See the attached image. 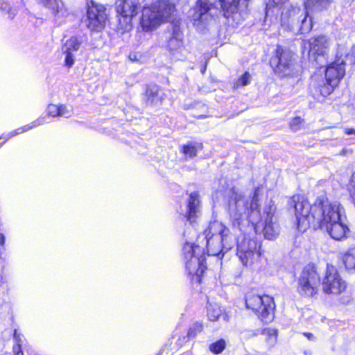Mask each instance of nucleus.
<instances>
[{
    "mask_svg": "<svg viewBox=\"0 0 355 355\" xmlns=\"http://www.w3.org/2000/svg\"><path fill=\"white\" fill-rule=\"evenodd\" d=\"M234 243V238L230 230L220 221L210 222L203 233L198 235L197 244L186 242L182 248L186 268L190 275H196L200 282L205 269L206 248L208 255L222 257L230 250Z\"/></svg>",
    "mask_w": 355,
    "mask_h": 355,
    "instance_id": "1",
    "label": "nucleus"
},
{
    "mask_svg": "<svg viewBox=\"0 0 355 355\" xmlns=\"http://www.w3.org/2000/svg\"><path fill=\"white\" fill-rule=\"evenodd\" d=\"M304 335L309 339V340H312L314 336L311 333H304Z\"/></svg>",
    "mask_w": 355,
    "mask_h": 355,
    "instance_id": "45",
    "label": "nucleus"
},
{
    "mask_svg": "<svg viewBox=\"0 0 355 355\" xmlns=\"http://www.w3.org/2000/svg\"><path fill=\"white\" fill-rule=\"evenodd\" d=\"M145 0H117L116 12L130 19L135 17L142 7Z\"/></svg>",
    "mask_w": 355,
    "mask_h": 355,
    "instance_id": "17",
    "label": "nucleus"
},
{
    "mask_svg": "<svg viewBox=\"0 0 355 355\" xmlns=\"http://www.w3.org/2000/svg\"><path fill=\"white\" fill-rule=\"evenodd\" d=\"M163 96L159 88L156 85H148L143 97V101L148 106L160 105L162 103Z\"/></svg>",
    "mask_w": 355,
    "mask_h": 355,
    "instance_id": "20",
    "label": "nucleus"
},
{
    "mask_svg": "<svg viewBox=\"0 0 355 355\" xmlns=\"http://www.w3.org/2000/svg\"><path fill=\"white\" fill-rule=\"evenodd\" d=\"M59 116L69 118L72 115V110L69 109L66 105H59Z\"/></svg>",
    "mask_w": 355,
    "mask_h": 355,
    "instance_id": "36",
    "label": "nucleus"
},
{
    "mask_svg": "<svg viewBox=\"0 0 355 355\" xmlns=\"http://www.w3.org/2000/svg\"><path fill=\"white\" fill-rule=\"evenodd\" d=\"M343 216L338 220L334 221L321 230H325L329 235L335 240H341L346 237V234L349 232L347 225L345 223Z\"/></svg>",
    "mask_w": 355,
    "mask_h": 355,
    "instance_id": "18",
    "label": "nucleus"
},
{
    "mask_svg": "<svg viewBox=\"0 0 355 355\" xmlns=\"http://www.w3.org/2000/svg\"><path fill=\"white\" fill-rule=\"evenodd\" d=\"M59 105L50 104L47 107V113L49 116L53 117L59 116Z\"/></svg>",
    "mask_w": 355,
    "mask_h": 355,
    "instance_id": "37",
    "label": "nucleus"
},
{
    "mask_svg": "<svg viewBox=\"0 0 355 355\" xmlns=\"http://www.w3.org/2000/svg\"><path fill=\"white\" fill-rule=\"evenodd\" d=\"M45 119H46V116H40L29 124H27L22 127H20L10 132H9L7 135H3L0 137V140L3 139H4L3 142H4L6 140H7L15 135L27 132L34 128L38 127L44 123Z\"/></svg>",
    "mask_w": 355,
    "mask_h": 355,
    "instance_id": "22",
    "label": "nucleus"
},
{
    "mask_svg": "<svg viewBox=\"0 0 355 355\" xmlns=\"http://www.w3.org/2000/svg\"><path fill=\"white\" fill-rule=\"evenodd\" d=\"M87 26L92 31H101L105 26L107 19L105 8L93 3L87 9Z\"/></svg>",
    "mask_w": 355,
    "mask_h": 355,
    "instance_id": "16",
    "label": "nucleus"
},
{
    "mask_svg": "<svg viewBox=\"0 0 355 355\" xmlns=\"http://www.w3.org/2000/svg\"><path fill=\"white\" fill-rule=\"evenodd\" d=\"M352 154V149H347V148H343L342 151L340 153V155L343 156H348L349 155Z\"/></svg>",
    "mask_w": 355,
    "mask_h": 355,
    "instance_id": "41",
    "label": "nucleus"
},
{
    "mask_svg": "<svg viewBox=\"0 0 355 355\" xmlns=\"http://www.w3.org/2000/svg\"><path fill=\"white\" fill-rule=\"evenodd\" d=\"M343 261L347 269L355 270V248L349 249L345 253Z\"/></svg>",
    "mask_w": 355,
    "mask_h": 355,
    "instance_id": "27",
    "label": "nucleus"
},
{
    "mask_svg": "<svg viewBox=\"0 0 355 355\" xmlns=\"http://www.w3.org/2000/svg\"><path fill=\"white\" fill-rule=\"evenodd\" d=\"M332 0H307L305 7L307 10H322L327 8Z\"/></svg>",
    "mask_w": 355,
    "mask_h": 355,
    "instance_id": "25",
    "label": "nucleus"
},
{
    "mask_svg": "<svg viewBox=\"0 0 355 355\" xmlns=\"http://www.w3.org/2000/svg\"><path fill=\"white\" fill-rule=\"evenodd\" d=\"M292 203H293L297 229L300 232H304L309 226L312 225L311 216L313 205H311L299 196L293 197Z\"/></svg>",
    "mask_w": 355,
    "mask_h": 355,
    "instance_id": "12",
    "label": "nucleus"
},
{
    "mask_svg": "<svg viewBox=\"0 0 355 355\" xmlns=\"http://www.w3.org/2000/svg\"><path fill=\"white\" fill-rule=\"evenodd\" d=\"M300 17H298L297 15L293 16V13L292 12H290V18L289 21L286 23H283L282 21V24L283 25H287L288 26H291L292 28H294L295 27V25H298L300 23Z\"/></svg>",
    "mask_w": 355,
    "mask_h": 355,
    "instance_id": "35",
    "label": "nucleus"
},
{
    "mask_svg": "<svg viewBox=\"0 0 355 355\" xmlns=\"http://www.w3.org/2000/svg\"><path fill=\"white\" fill-rule=\"evenodd\" d=\"M4 283V279L3 276L0 275V286Z\"/></svg>",
    "mask_w": 355,
    "mask_h": 355,
    "instance_id": "46",
    "label": "nucleus"
},
{
    "mask_svg": "<svg viewBox=\"0 0 355 355\" xmlns=\"http://www.w3.org/2000/svg\"><path fill=\"white\" fill-rule=\"evenodd\" d=\"M200 213L199 195L196 192H192L189 195L185 210H182V214L191 223H193Z\"/></svg>",
    "mask_w": 355,
    "mask_h": 355,
    "instance_id": "19",
    "label": "nucleus"
},
{
    "mask_svg": "<svg viewBox=\"0 0 355 355\" xmlns=\"http://www.w3.org/2000/svg\"><path fill=\"white\" fill-rule=\"evenodd\" d=\"M214 5L208 0H198L196 6L189 10V17L193 21L194 26L206 25L212 19V10H214Z\"/></svg>",
    "mask_w": 355,
    "mask_h": 355,
    "instance_id": "13",
    "label": "nucleus"
},
{
    "mask_svg": "<svg viewBox=\"0 0 355 355\" xmlns=\"http://www.w3.org/2000/svg\"><path fill=\"white\" fill-rule=\"evenodd\" d=\"M345 74V63L343 61L340 62H333L326 69V81L327 84L320 88L321 95L325 96L330 94L337 87L340 80Z\"/></svg>",
    "mask_w": 355,
    "mask_h": 355,
    "instance_id": "10",
    "label": "nucleus"
},
{
    "mask_svg": "<svg viewBox=\"0 0 355 355\" xmlns=\"http://www.w3.org/2000/svg\"><path fill=\"white\" fill-rule=\"evenodd\" d=\"M14 339L15 340L16 344L13 347V352L16 355H24L23 352L21 350V344H22V338L21 336L17 333V330H15L14 332Z\"/></svg>",
    "mask_w": 355,
    "mask_h": 355,
    "instance_id": "31",
    "label": "nucleus"
},
{
    "mask_svg": "<svg viewBox=\"0 0 355 355\" xmlns=\"http://www.w3.org/2000/svg\"><path fill=\"white\" fill-rule=\"evenodd\" d=\"M245 305L252 309L263 322L268 323L274 318L275 303L269 295L248 293L245 296Z\"/></svg>",
    "mask_w": 355,
    "mask_h": 355,
    "instance_id": "5",
    "label": "nucleus"
},
{
    "mask_svg": "<svg viewBox=\"0 0 355 355\" xmlns=\"http://www.w3.org/2000/svg\"><path fill=\"white\" fill-rule=\"evenodd\" d=\"M344 131L347 135H355V129L354 128H346Z\"/></svg>",
    "mask_w": 355,
    "mask_h": 355,
    "instance_id": "42",
    "label": "nucleus"
},
{
    "mask_svg": "<svg viewBox=\"0 0 355 355\" xmlns=\"http://www.w3.org/2000/svg\"><path fill=\"white\" fill-rule=\"evenodd\" d=\"M175 12V5L168 1L159 0L142 9L140 26L144 31H152L161 24L170 21Z\"/></svg>",
    "mask_w": 355,
    "mask_h": 355,
    "instance_id": "3",
    "label": "nucleus"
},
{
    "mask_svg": "<svg viewBox=\"0 0 355 355\" xmlns=\"http://www.w3.org/2000/svg\"><path fill=\"white\" fill-rule=\"evenodd\" d=\"M228 211L234 226L239 227L244 220L257 223L260 218L257 192L250 199L239 189L233 188L230 196Z\"/></svg>",
    "mask_w": 355,
    "mask_h": 355,
    "instance_id": "2",
    "label": "nucleus"
},
{
    "mask_svg": "<svg viewBox=\"0 0 355 355\" xmlns=\"http://www.w3.org/2000/svg\"><path fill=\"white\" fill-rule=\"evenodd\" d=\"M320 285V278L313 266H306L297 279V291L304 297H311L316 295Z\"/></svg>",
    "mask_w": 355,
    "mask_h": 355,
    "instance_id": "6",
    "label": "nucleus"
},
{
    "mask_svg": "<svg viewBox=\"0 0 355 355\" xmlns=\"http://www.w3.org/2000/svg\"><path fill=\"white\" fill-rule=\"evenodd\" d=\"M0 10L8 11V13L9 15L8 17L11 19H12L15 15L13 12H11L9 4L3 1H0Z\"/></svg>",
    "mask_w": 355,
    "mask_h": 355,
    "instance_id": "39",
    "label": "nucleus"
},
{
    "mask_svg": "<svg viewBox=\"0 0 355 355\" xmlns=\"http://www.w3.org/2000/svg\"><path fill=\"white\" fill-rule=\"evenodd\" d=\"M309 48V58L320 66L326 64L329 53V41L324 35L309 39L304 42V48Z\"/></svg>",
    "mask_w": 355,
    "mask_h": 355,
    "instance_id": "8",
    "label": "nucleus"
},
{
    "mask_svg": "<svg viewBox=\"0 0 355 355\" xmlns=\"http://www.w3.org/2000/svg\"><path fill=\"white\" fill-rule=\"evenodd\" d=\"M5 240H6V238H5V236L3 234H0V245H3L4 243H5Z\"/></svg>",
    "mask_w": 355,
    "mask_h": 355,
    "instance_id": "44",
    "label": "nucleus"
},
{
    "mask_svg": "<svg viewBox=\"0 0 355 355\" xmlns=\"http://www.w3.org/2000/svg\"><path fill=\"white\" fill-rule=\"evenodd\" d=\"M203 329L202 324L194 323L189 329L187 336L189 338H194L198 333L201 332Z\"/></svg>",
    "mask_w": 355,
    "mask_h": 355,
    "instance_id": "33",
    "label": "nucleus"
},
{
    "mask_svg": "<svg viewBox=\"0 0 355 355\" xmlns=\"http://www.w3.org/2000/svg\"><path fill=\"white\" fill-rule=\"evenodd\" d=\"M83 43V39L80 37H71L66 41L62 49H65L69 52L74 53L77 51Z\"/></svg>",
    "mask_w": 355,
    "mask_h": 355,
    "instance_id": "26",
    "label": "nucleus"
},
{
    "mask_svg": "<svg viewBox=\"0 0 355 355\" xmlns=\"http://www.w3.org/2000/svg\"><path fill=\"white\" fill-rule=\"evenodd\" d=\"M202 147L201 144L190 142L182 146L181 153L184 155L185 159H191L197 155L198 151Z\"/></svg>",
    "mask_w": 355,
    "mask_h": 355,
    "instance_id": "23",
    "label": "nucleus"
},
{
    "mask_svg": "<svg viewBox=\"0 0 355 355\" xmlns=\"http://www.w3.org/2000/svg\"><path fill=\"white\" fill-rule=\"evenodd\" d=\"M224 17L228 18L236 11L240 0H219Z\"/></svg>",
    "mask_w": 355,
    "mask_h": 355,
    "instance_id": "24",
    "label": "nucleus"
},
{
    "mask_svg": "<svg viewBox=\"0 0 355 355\" xmlns=\"http://www.w3.org/2000/svg\"><path fill=\"white\" fill-rule=\"evenodd\" d=\"M275 74L280 77L292 76L295 72V60L293 53L282 46H277L275 55L270 60Z\"/></svg>",
    "mask_w": 355,
    "mask_h": 355,
    "instance_id": "7",
    "label": "nucleus"
},
{
    "mask_svg": "<svg viewBox=\"0 0 355 355\" xmlns=\"http://www.w3.org/2000/svg\"><path fill=\"white\" fill-rule=\"evenodd\" d=\"M39 2L56 18L60 19L67 15V9L61 0H38Z\"/></svg>",
    "mask_w": 355,
    "mask_h": 355,
    "instance_id": "21",
    "label": "nucleus"
},
{
    "mask_svg": "<svg viewBox=\"0 0 355 355\" xmlns=\"http://www.w3.org/2000/svg\"><path fill=\"white\" fill-rule=\"evenodd\" d=\"M344 213V208L338 202H330L324 197L318 198L312 207V226L322 229L338 220Z\"/></svg>",
    "mask_w": 355,
    "mask_h": 355,
    "instance_id": "4",
    "label": "nucleus"
},
{
    "mask_svg": "<svg viewBox=\"0 0 355 355\" xmlns=\"http://www.w3.org/2000/svg\"><path fill=\"white\" fill-rule=\"evenodd\" d=\"M260 245L255 239L244 238L239 241L237 245V255L242 263L245 266H251L259 257Z\"/></svg>",
    "mask_w": 355,
    "mask_h": 355,
    "instance_id": "11",
    "label": "nucleus"
},
{
    "mask_svg": "<svg viewBox=\"0 0 355 355\" xmlns=\"http://www.w3.org/2000/svg\"><path fill=\"white\" fill-rule=\"evenodd\" d=\"M320 284L326 294L338 295L345 291L347 284L343 279L337 268L333 265L327 264L324 275Z\"/></svg>",
    "mask_w": 355,
    "mask_h": 355,
    "instance_id": "9",
    "label": "nucleus"
},
{
    "mask_svg": "<svg viewBox=\"0 0 355 355\" xmlns=\"http://www.w3.org/2000/svg\"><path fill=\"white\" fill-rule=\"evenodd\" d=\"M182 45V42L177 40L176 38H171L168 42V47L170 50H173V46H180Z\"/></svg>",
    "mask_w": 355,
    "mask_h": 355,
    "instance_id": "40",
    "label": "nucleus"
},
{
    "mask_svg": "<svg viewBox=\"0 0 355 355\" xmlns=\"http://www.w3.org/2000/svg\"><path fill=\"white\" fill-rule=\"evenodd\" d=\"M225 347L226 343L225 340L220 339L214 343H211L209 346V349L212 353L218 354L225 349Z\"/></svg>",
    "mask_w": 355,
    "mask_h": 355,
    "instance_id": "29",
    "label": "nucleus"
},
{
    "mask_svg": "<svg viewBox=\"0 0 355 355\" xmlns=\"http://www.w3.org/2000/svg\"><path fill=\"white\" fill-rule=\"evenodd\" d=\"M222 315V310L217 305L209 304L207 306V316L210 321H216Z\"/></svg>",
    "mask_w": 355,
    "mask_h": 355,
    "instance_id": "28",
    "label": "nucleus"
},
{
    "mask_svg": "<svg viewBox=\"0 0 355 355\" xmlns=\"http://www.w3.org/2000/svg\"><path fill=\"white\" fill-rule=\"evenodd\" d=\"M223 319L227 321V316L226 315H223Z\"/></svg>",
    "mask_w": 355,
    "mask_h": 355,
    "instance_id": "48",
    "label": "nucleus"
},
{
    "mask_svg": "<svg viewBox=\"0 0 355 355\" xmlns=\"http://www.w3.org/2000/svg\"><path fill=\"white\" fill-rule=\"evenodd\" d=\"M252 80V76L249 72H245L238 80L235 82L234 88L236 89L239 87H243L249 85Z\"/></svg>",
    "mask_w": 355,
    "mask_h": 355,
    "instance_id": "30",
    "label": "nucleus"
},
{
    "mask_svg": "<svg viewBox=\"0 0 355 355\" xmlns=\"http://www.w3.org/2000/svg\"><path fill=\"white\" fill-rule=\"evenodd\" d=\"M291 12L293 13L294 17L295 15L300 17V23L298 25H295V26L302 34L308 33L311 30L313 26L312 19L311 17L308 18L307 11L297 6L291 5L285 6L281 15V21L283 23L288 22Z\"/></svg>",
    "mask_w": 355,
    "mask_h": 355,
    "instance_id": "15",
    "label": "nucleus"
},
{
    "mask_svg": "<svg viewBox=\"0 0 355 355\" xmlns=\"http://www.w3.org/2000/svg\"><path fill=\"white\" fill-rule=\"evenodd\" d=\"M275 209V207L271 203L266 205L263 214L264 222L262 223L260 218L259 221L254 224L256 229L259 227H263L264 236L269 240L275 239L279 232V225L277 223L276 218L274 216Z\"/></svg>",
    "mask_w": 355,
    "mask_h": 355,
    "instance_id": "14",
    "label": "nucleus"
},
{
    "mask_svg": "<svg viewBox=\"0 0 355 355\" xmlns=\"http://www.w3.org/2000/svg\"><path fill=\"white\" fill-rule=\"evenodd\" d=\"M129 58L132 61H137L138 60L137 55L136 53H130L129 55Z\"/></svg>",
    "mask_w": 355,
    "mask_h": 355,
    "instance_id": "43",
    "label": "nucleus"
},
{
    "mask_svg": "<svg viewBox=\"0 0 355 355\" xmlns=\"http://www.w3.org/2000/svg\"><path fill=\"white\" fill-rule=\"evenodd\" d=\"M205 70H206V66H205L203 68H202V69H201V72H202V73H205Z\"/></svg>",
    "mask_w": 355,
    "mask_h": 355,
    "instance_id": "47",
    "label": "nucleus"
},
{
    "mask_svg": "<svg viewBox=\"0 0 355 355\" xmlns=\"http://www.w3.org/2000/svg\"><path fill=\"white\" fill-rule=\"evenodd\" d=\"M64 55V65L69 68L71 67L75 62V56L73 53L69 52L65 49H62Z\"/></svg>",
    "mask_w": 355,
    "mask_h": 355,
    "instance_id": "32",
    "label": "nucleus"
},
{
    "mask_svg": "<svg viewBox=\"0 0 355 355\" xmlns=\"http://www.w3.org/2000/svg\"><path fill=\"white\" fill-rule=\"evenodd\" d=\"M269 336L267 340L268 343L271 345H273L276 343L277 339V333L275 329H272L268 331Z\"/></svg>",
    "mask_w": 355,
    "mask_h": 355,
    "instance_id": "38",
    "label": "nucleus"
},
{
    "mask_svg": "<svg viewBox=\"0 0 355 355\" xmlns=\"http://www.w3.org/2000/svg\"><path fill=\"white\" fill-rule=\"evenodd\" d=\"M303 121L304 120L301 117H295L290 122V127L293 131L296 132L301 128Z\"/></svg>",
    "mask_w": 355,
    "mask_h": 355,
    "instance_id": "34",
    "label": "nucleus"
}]
</instances>
